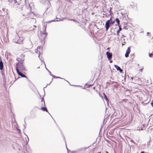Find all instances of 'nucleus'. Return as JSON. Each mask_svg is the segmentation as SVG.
Wrapping results in <instances>:
<instances>
[{"instance_id":"1","label":"nucleus","mask_w":153,"mask_h":153,"mask_svg":"<svg viewBox=\"0 0 153 153\" xmlns=\"http://www.w3.org/2000/svg\"><path fill=\"white\" fill-rule=\"evenodd\" d=\"M24 39L25 38L23 37H20L17 35L15 36L13 39V41L16 43L21 45L23 44Z\"/></svg>"},{"instance_id":"2","label":"nucleus","mask_w":153,"mask_h":153,"mask_svg":"<svg viewBox=\"0 0 153 153\" xmlns=\"http://www.w3.org/2000/svg\"><path fill=\"white\" fill-rule=\"evenodd\" d=\"M16 69L17 72L20 71L23 72L25 70L24 67L23 63H18L16 65Z\"/></svg>"},{"instance_id":"3","label":"nucleus","mask_w":153,"mask_h":153,"mask_svg":"<svg viewBox=\"0 0 153 153\" xmlns=\"http://www.w3.org/2000/svg\"><path fill=\"white\" fill-rule=\"evenodd\" d=\"M45 31V29H44L43 32H40V34L39 35V37L40 39L42 40H44L47 34L46 33Z\"/></svg>"},{"instance_id":"4","label":"nucleus","mask_w":153,"mask_h":153,"mask_svg":"<svg viewBox=\"0 0 153 153\" xmlns=\"http://www.w3.org/2000/svg\"><path fill=\"white\" fill-rule=\"evenodd\" d=\"M114 24V22H110L109 20H107L105 24V27L106 29V31H107L110 27L112 25Z\"/></svg>"},{"instance_id":"5","label":"nucleus","mask_w":153,"mask_h":153,"mask_svg":"<svg viewBox=\"0 0 153 153\" xmlns=\"http://www.w3.org/2000/svg\"><path fill=\"white\" fill-rule=\"evenodd\" d=\"M40 100L41 101L39 103V106L41 107L42 106H45V103L44 98H41Z\"/></svg>"},{"instance_id":"6","label":"nucleus","mask_w":153,"mask_h":153,"mask_svg":"<svg viewBox=\"0 0 153 153\" xmlns=\"http://www.w3.org/2000/svg\"><path fill=\"white\" fill-rule=\"evenodd\" d=\"M131 51L130 48L128 47L126 51V53L125 54V56L126 57H128V56L129 54Z\"/></svg>"},{"instance_id":"7","label":"nucleus","mask_w":153,"mask_h":153,"mask_svg":"<svg viewBox=\"0 0 153 153\" xmlns=\"http://www.w3.org/2000/svg\"><path fill=\"white\" fill-rule=\"evenodd\" d=\"M106 54L108 60H110L111 59L112 56V53H110L108 52H107Z\"/></svg>"},{"instance_id":"8","label":"nucleus","mask_w":153,"mask_h":153,"mask_svg":"<svg viewBox=\"0 0 153 153\" xmlns=\"http://www.w3.org/2000/svg\"><path fill=\"white\" fill-rule=\"evenodd\" d=\"M115 67L116 68L117 70L118 71H119L120 73H122L123 71V70L121 69L120 67H119L117 65H115Z\"/></svg>"},{"instance_id":"9","label":"nucleus","mask_w":153,"mask_h":153,"mask_svg":"<svg viewBox=\"0 0 153 153\" xmlns=\"http://www.w3.org/2000/svg\"><path fill=\"white\" fill-rule=\"evenodd\" d=\"M24 60V59H23L20 58L17 59V60L18 62V63H23Z\"/></svg>"},{"instance_id":"10","label":"nucleus","mask_w":153,"mask_h":153,"mask_svg":"<svg viewBox=\"0 0 153 153\" xmlns=\"http://www.w3.org/2000/svg\"><path fill=\"white\" fill-rule=\"evenodd\" d=\"M17 73L18 74H19V75L20 76H21V77H26V76L23 74H22L21 72H21L20 71H19V72H17Z\"/></svg>"},{"instance_id":"11","label":"nucleus","mask_w":153,"mask_h":153,"mask_svg":"<svg viewBox=\"0 0 153 153\" xmlns=\"http://www.w3.org/2000/svg\"><path fill=\"white\" fill-rule=\"evenodd\" d=\"M3 64L2 61H0V70H1L3 69Z\"/></svg>"},{"instance_id":"12","label":"nucleus","mask_w":153,"mask_h":153,"mask_svg":"<svg viewBox=\"0 0 153 153\" xmlns=\"http://www.w3.org/2000/svg\"><path fill=\"white\" fill-rule=\"evenodd\" d=\"M40 109L42 110L43 111H46L47 112H48V111L46 107H44L43 106H41Z\"/></svg>"},{"instance_id":"13","label":"nucleus","mask_w":153,"mask_h":153,"mask_svg":"<svg viewBox=\"0 0 153 153\" xmlns=\"http://www.w3.org/2000/svg\"><path fill=\"white\" fill-rule=\"evenodd\" d=\"M136 4L133 2H132L131 3L130 5L132 7H136Z\"/></svg>"},{"instance_id":"14","label":"nucleus","mask_w":153,"mask_h":153,"mask_svg":"<svg viewBox=\"0 0 153 153\" xmlns=\"http://www.w3.org/2000/svg\"><path fill=\"white\" fill-rule=\"evenodd\" d=\"M119 30L117 31V35L118 36H119V33L120 31L121 30V28L119 26Z\"/></svg>"},{"instance_id":"15","label":"nucleus","mask_w":153,"mask_h":153,"mask_svg":"<svg viewBox=\"0 0 153 153\" xmlns=\"http://www.w3.org/2000/svg\"><path fill=\"white\" fill-rule=\"evenodd\" d=\"M115 20L116 21V22H117V25H119H119L120 24V20L118 18H116L115 19Z\"/></svg>"},{"instance_id":"16","label":"nucleus","mask_w":153,"mask_h":153,"mask_svg":"<svg viewBox=\"0 0 153 153\" xmlns=\"http://www.w3.org/2000/svg\"><path fill=\"white\" fill-rule=\"evenodd\" d=\"M103 95L104 97V98H105V99L107 101H108V98L106 96V95H105V94L104 93H103Z\"/></svg>"},{"instance_id":"17","label":"nucleus","mask_w":153,"mask_h":153,"mask_svg":"<svg viewBox=\"0 0 153 153\" xmlns=\"http://www.w3.org/2000/svg\"><path fill=\"white\" fill-rule=\"evenodd\" d=\"M25 55L23 54H22L20 56V58H21L23 59L25 57Z\"/></svg>"},{"instance_id":"18","label":"nucleus","mask_w":153,"mask_h":153,"mask_svg":"<svg viewBox=\"0 0 153 153\" xmlns=\"http://www.w3.org/2000/svg\"><path fill=\"white\" fill-rule=\"evenodd\" d=\"M42 47L41 46H38L37 47V51H38V50L39 49V50H42Z\"/></svg>"},{"instance_id":"19","label":"nucleus","mask_w":153,"mask_h":153,"mask_svg":"<svg viewBox=\"0 0 153 153\" xmlns=\"http://www.w3.org/2000/svg\"><path fill=\"white\" fill-rule=\"evenodd\" d=\"M108 20H109L110 22H114V23L115 22V20L112 21V19L111 17L110 19Z\"/></svg>"},{"instance_id":"20","label":"nucleus","mask_w":153,"mask_h":153,"mask_svg":"<svg viewBox=\"0 0 153 153\" xmlns=\"http://www.w3.org/2000/svg\"><path fill=\"white\" fill-rule=\"evenodd\" d=\"M149 56L150 57H152L153 56V53H150L149 54Z\"/></svg>"},{"instance_id":"21","label":"nucleus","mask_w":153,"mask_h":153,"mask_svg":"<svg viewBox=\"0 0 153 153\" xmlns=\"http://www.w3.org/2000/svg\"><path fill=\"white\" fill-rule=\"evenodd\" d=\"M152 105V106H153V100L152 101V102L151 103Z\"/></svg>"},{"instance_id":"22","label":"nucleus","mask_w":153,"mask_h":153,"mask_svg":"<svg viewBox=\"0 0 153 153\" xmlns=\"http://www.w3.org/2000/svg\"><path fill=\"white\" fill-rule=\"evenodd\" d=\"M41 65H42V64H43V62H41Z\"/></svg>"},{"instance_id":"23","label":"nucleus","mask_w":153,"mask_h":153,"mask_svg":"<svg viewBox=\"0 0 153 153\" xmlns=\"http://www.w3.org/2000/svg\"><path fill=\"white\" fill-rule=\"evenodd\" d=\"M111 11H110V15H111Z\"/></svg>"},{"instance_id":"24","label":"nucleus","mask_w":153,"mask_h":153,"mask_svg":"<svg viewBox=\"0 0 153 153\" xmlns=\"http://www.w3.org/2000/svg\"><path fill=\"white\" fill-rule=\"evenodd\" d=\"M93 89H95V87L94 86V87H93Z\"/></svg>"},{"instance_id":"25","label":"nucleus","mask_w":153,"mask_h":153,"mask_svg":"<svg viewBox=\"0 0 153 153\" xmlns=\"http://www.w3.org/2000/svg\"><path fill=\"white\" fill-rule=\"evenodd\" d=\"M105 153H109L108 151H106Z\"/></svg>"},{"instance_id":"26","label":"nucleus","mask_w":153,"mask_h":153,"mask_svg":"<svg viewBox=\"0 0 153 153\" xmlns=\"http://www.w3.org/2000/svg\"><path fill=\"white\" fill-rule=\"evenodd\" d=\"M141 153H143V151L141 152Z\"/></svg>"},{"instance_id":"27","label":"nucleus","mask_w":153,"mask_h":153,"mask_svg":"<svg viewBox=\"0 0 153 153\" xmlns=\"http://www.w3.org/2000/svg\"><path fill=\"white\" fill-rule=\"evenodd\" d=\"M149 34V32H148V33H147V35H148V34Z\"/></svg>"},{"instance_id":"28","label":"nucleus","mask_w":153,"mask_h":153,"mask_svg":"<svg viewBox=\"0 0 153 153\" xmlns=\"http://www.w3.org/2000/svg\"><path fill=\"white\" fill-rule=\"evenodd\" d=\"M109 49V48H107V50H108V49Z\"/></svg>"},{"instance_id":"29","label":"nucleus","mask_w":153,"mask_h":153,"mask_svg":"<svg viewBox=\"0 0 153 153\" xmlns=\"http://www.w3.org/2000/svg\"><path fill=\"white\" fill-rule=\"evenodd\" d=\"M40 67L39 66L38 67H37V68H39Z\"/></svg>"},{"instance_id":"30","label":"nucleus","mask_w":153,"mask_h":153,"mask_svg":"<svg viewBox=\"0 0 153 153\" xmlns=\"http://www.w3.org/2000/svg\"><path fill=\"white\" fill-rule=\"evenodd\" d=\"M40 56V55L39 54V58Z\"/></svg>"},{"instance_id":"31","label":"nucleus","mask_w":153,"mask_h":153,"mask_svg":"<svg viewBox=\"0 0 153 153\" xmlns=\"http://www.w3.org/2000/svg\"><path fill=\"white\" fill-rule=\"evenodd\" d=\"M97 153H101L100 152H98Z\"/></svg>"},{"instance_id":"32","label":"nucleus","mask_w":153,"mask_h":153,"mask_svg":"<svg viewBox=\"0 0 153 153\" xmlns=\"http://www.w3.org/2000/svg\"><path fill=\"white\" fill-rule=\"evenodd\" d=\"M16 2H17L16 1H15V3H16Z\"/></svg>"},{"instance_id":"33","label":"nucleus","mask_w":153,"mask_h":153,"mask_svg":"<svg viewBox=\"0 0 153 153\" xmlns=\"http://www.w3.org/2000/svg\"><path fill=\"white\" fill-rule=\"evenodd\" d=\"M112 62V61H111L110 62Z\"/></svg>"}]
</instances>
